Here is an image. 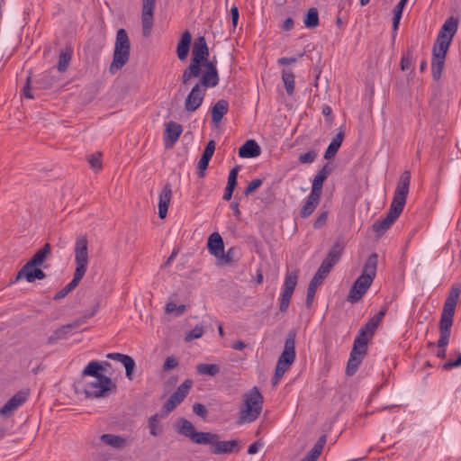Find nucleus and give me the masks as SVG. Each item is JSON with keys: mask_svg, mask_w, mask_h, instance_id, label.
I'll use <instances>...</instances> for the list:
<instances>
[{"mask_svg": "<svg viewBox=\"0 0 461 461\" xmlns=\"http://www.w3.org/2000/svg\"><path fill=\"white\" fill-rule=\"evenodd\" d=\"M209 49L204 37L195 40L192 50L190 65L183 71L181 81L188 85L193 77H199L195 84L206 90L219 84V74L215 60H209Z\"/></svg>", "mask_w": 461, "mask_h": 461, "instance_id": "nucleus-1", "label": "nucleus"}, {"mask_svg": "<svg viewBox=\"0 0 461 461\" xmlns=\"http://www.w3.org/2000/svg\"><path fill=\"white\" fill-rule=\"evenodd\" d=\"M107 366H110L108 362H89L75 383L77 393L83 394L86 398H101L108 396L114 391L115 384L110 377L103 375Z\"/></svg>", "mask_w": 461, "mask_h": 461, "instance_id": "nucleus-2", "label": "nucleus"}, {"mask_svg": "<svg viewBox=\"0 0 461 461\" xmlns=\"http://www.w3.org/2000/svg\"><path fill=\"white\" fill-rule=\"evenodd\" d=\"M411 183L409 171L403 172L397 183L390 209L385 218L378 220L372 225L378 237L382 236L401 215L407 199Z\"/></svg>", "mask_w": 461, "mask_h": 461, "instance_id": "nucleus-3", "label": "nucleus"}, {"mask_svg": "<svg viewBox=\"0 0 461 461\" xmlns=\"http://www.w3.org/2000/svg\"><path fill=\"white\" fill-rule=\"evenodd\" d=\"M458 21L454 17L448 18L440 29L437 41L433 46L431 69L433 78L438 80L441 77L445 59L450 43L457 31Z\"/></svg>", "mask_w": 461, "mask_h": 461, "instance_id": "nucleus-4", "label": "nucleus"}, {"mask_svg": "<svg viewBox=\"0 0 461 461\" xmlns=\"http://www.w3.org/2000/svg\"><path fill=\"white\" fill-rule=\"evenodd\" d=\"M88 246L89 242L86 235H80L76 239L73 249L75 263L73 279L70 281L69 284H68L65 287H63L54 295V300H59L68 295L78 285L80 281L85 276L89 263Z\"/></svg>", "mask_w": 461, "mask_h": 461, "instance_id": "nucleus-5", "label": "nucleus"}, {"mask_svg": "<svg viewBox=\"0 0 461 461\" xmlns=\"http://www.w3.org/2000/svg\"><path fill=\"white\" fill-rule=\"evenodd\" d=\"M460 294L461 286L459 285H454L451 287L443 306L439 322L440 337L438 341V346L442 348V349H440L437 354V356L441 358L446 357L445 347L448 344L455 309L457 304Z\"/></svg>", "mask_w": 461, "mask_h": 461, "instance_id": "nucleus-6", "label": "nucleus"}, {"mask_svg": "<svg viewBox=\"0 0 461 461\" xmlns=\"http://www.w3.org/2000/svg\"><path fill=\"white\" fill-rule=\"evenodd\" d=\"M377 264V254L373 253L366 258L363 266L362 274L355 281L348 293V300L349 302H357L371 286L376 275Z\"/></svg>", "mask_w": 461, "mask_h": 461, "instance_id": "nucleus-7", "label": "nucleus"}, {"mask_svg": "<svg viewBox=\"0 0 461 461\" xmlns=\"http://www.w3.org/2000/svg\"><path fill=\"white\" fill-rule=\"evenodd\" d=\"M264 397L258 387H253L241 396L239 407V423H250L256 420L263 408Z\"/></svg>", "mask_w": 461, "mask_h": 461, "instance_id": "nucleus-8", "label": "nucleus"}, {"mask_svg": "<svg viewBox=\"0 0 461 461\" xmlns=\"http://www.w3.org/2000/svg\"><path fill=\"white\" fill-rule=\"evenodd\" d=\"M131 42L126 31L122 28L116 32L113 60L110 64L109 72L112 75L120 71L129 61Z\"/></svg>", "mask_w": 461, "mask_h": 461, "instance_id": "nucleus-9", "label": "nucleus"}, {"mask_svg": "<svg viewBox=\"0 0 461 461\" xmlns=\"http://www.w3.org/2000/svg\"><path fill=\"white\" fill-rule=\"evenodd\" d=\"M295 360V335L288 334L284 349L277 360L273 384L276 385Z\"/></svg>", "mask_w": 461, "mask_h": 461, "instance_id": "nucleus-10", "label": "nucleus"}, {"mask_svg": "<svg viewBox=\"0 0 461 461\" xmlns=\"http://www.w3.org/2000/svg\"><path fill=\"white\" fill-rule=\"evenodd\" d=\"M299 277V270H288L285 273L282 293L280 295L279 311L285 312L289 307L291 297L297 285Z\"/></svg>", "mask_w": 461, "mask_h": 461, "instance_id": "nucleus-11", "label": "nucleus"}, {"mask_svg": "<svg viewBox=\"0 0 461 461\" xmlns=\"http://www.w3.org/2000/svg\"><path fill=\"white\" fill-rule=\"evenodd\" d=\"M207 247L210 253L217 258L219 264L226 265L232 262V250L230 249L227 253H224L223 240L218 232H213L209 236Z\"/></svg>", "mask_w": 461, "mask_h": 461, "instance_id": "nucleus-12", "label": "nucleus"}, {"mask_svg": "<svg viewBox=\"0 0 461 461\" xmlns=\"http://www.w3.org/2000/svg\"><path fill=\"white\" fill-rule=\"evenodd\" d=\"M193 382L190 379L184 381L176 390V392L165 402L163 410L166 413L172 411L180 402L184 401L192 387Z\"/></svg>", "mask_w": 461, "mask_h": 461, "instance_id": "nucleus-13", "label": "nucleus"}, {"mask_svg": "<svg viewBox=\"0 0 461 461\" xmlns=\"http://www.w3.org/2000/svg\"><path fill=\"white\" fill-rule=\"evenodd\" d=\"M155 1L156 0H142L141 23L144 37H148L151 33Z\"/></svg>", "mask_w": 461, "mask_h": 461, "instance_id": "nucleus-14", "label": "nucleus"}, {"mask_svg": "<svg viewBox=\"0 0 461 461\" xmlns=\"http://www.w3.org/2000/svg\"><path fill=\"white\" fill-rule=\"evenodd\" d=\"M29 393L27 391H20L12 396L0 409V416L3 418L10 417L20 406L27 400Z\"/></svg>", "mask_w": 461, "mask_h": 461, "instance_id": "nucleus-15", "label": "nucleus"}, {"mask_svg": "<svg viewBox=\"0 0 461 461\" xmlns=\"http://www.w3.org/2000/svg\"><path fill=\"white\" fill-rule=\"evenodd\" d=\"M206 90L194 85L185 99V109L193 113L196 111L203 104Z\"/></svg>", "mask_w": 461, "mask_h": 461, "instance_id": "nucleus-16", "label": "nucleus"}, {"mask_svg": "<svg viewBox=\"0 0 461 461\" xmlns=\"http://www.w3.org/2000/svg\"><path fill=\"white\" fill-rule=\"evenodd\" d=\"M45 277V273L40 267H34L29 262H26L17 272L15 281L25 279L27 282L32 283L36 279L42 280Z\"/></svg>", "mask_w": 461, "mask_h": 461, "instance_id": "nucleus-17", "label": "nucleus"}, {"mask_svg": "<svg viewBox=\"0 0 461 461\" xmlns=\"http://www.w3.org/2000/svg\"><path fill=\"white\" fill-rule=\"evenodd\" d=\"M106 357L122 363L125 367L126 377L129 380H132L135 369V361L131 357L122 353H109L106 355Z\"/></svg>", "mask_w": 461, "mask_h": 461, "instance_id": "nucleus-18", "label": "nucleus"}, {"mask_svg": "<svg viewBox=\"0 0 461 461\" xmlns=\"http://www.w3.org/2000/svg\"><path fill=\"white\" fill-rule=\"evenodd\" d=\"M171 196L172 190L170 185H164L158 195V217L160 219H165L167 216Z\"/></svg>", "mask_w": 461, "mask_h": 461, "instance_id": "nucleus-19", "label": "nucleus"}, {"mask_svg": "<svg viewBox=\"0 0 461 461\" xmlns=\"http://www.w3.org/2000/svg\"><path fill=\"white\" fill-rule=\"evenodd\" d=\"M182 126L176 122H169L166 124L165 145L167 148L172 147L182 133Z\"/></svg>", "mask_w": 461, "mask_h": 461, "instance_id": "nucleus-20", "label": "nucleus"}, {"mask_svg": "<svg viewBox=\"0 0 461 461\" xmlns=\"http://www.w3.org/2000/svg\"><path fill=\"white\" fill-rule=\"evenodd\" d=\"M261 154L259 145L254 140H247L239 149V156L243 158H257Z\"/></svg>", "mask_w": 461, "mask_h": 461, "instance_id": "nucleus-21", "label": "nucleus"}, {"mask_svg": "<svg viewBox=\"0 0 461 461\" xmlns=\"http://www.w3.org/2000/svg\"><path fill=\"white\" fill-rule=\"evenodd\" d=\"M100 440L104 445L118 450L125 448L129 444L127 438L114 434H104L100 437Z\"/></svg>", "mask_w": 461, "mask_h": 461, "instance_id": "nucleus-22", "label": "nucleus"}, {"mask_svg": "<svg viewBox=\"0 0 461 461\" xmlns=\"http://www.w3.org/2000/svg\"><path fill=\"white\" fill-rule=\"evenodd\" d=\"M385 314V310H381L376 315L368 321V322L360 330L359 335L367 337L368 339L373 336L375 329L378 327Z\"/></svg>", "mask_w": 461, "mask_h": 461, "instance_id": "nucleus-23", "label": "nucleus"}, {"mask_svg": "<svg viewBox=\"0 0 461 461\" xmlns=\"http://www.w3.org/2000/svg\"><path fill=\"white\" fill-rule=\"evenodd\" d=\"M51 254V246L50 243L36 251L34 255L27 261L34 267H41Z\"/></svg>", "mask_w": 461, "mask_h": 461, "instance_id": "nucleus-24", "label": "nucleus"}, {"mask_svg": "<svg viewBox=\"0 0 461 461\" xmlns=\"http://www.w3.org/2000/svg\"><path fill=\"white\" fill-rule=\"evenodd\" d=\"M191 41H192L191 33L187 31L185 32L182 34V37H181V39L177 44V48H176L177 57L180 60L183 61V60L186 59L189 50H190Z\"/></svg>", "mask_w": 461, "mask_h": 461, "instance_id": "nucleus-25", "label": "nucleus"}, {"mask_svg": "<svg viewBox=\"0 0 461 461\" xmlns=\"http://www.w3.org/2000/svg\"><path fill=\"white\" fill-rule=\"evenodd\" d=\"M237 447V442L234 440L219 441L218 438L214 439L210 450L212 454H227L231 453Z\"/></svg>", "mask_w": 461, "mask_h": 461, "instance_id": "nucleus-26", "label": "nucleus"}, {"mask_svg": "<svg viewBox=\"0 0 461 461\" xmlns=\"http://www.w3.org/2000/svg\"><path fill=\"white\" fill-rule=\"evenodd\" d=\"M229 111V103L226 100H219L212 108V120L214 123H219L223 116Z\"/></svg>", "mask_w": 461, "mask_h": 461, "instance_id": "nucleus-27", "label": "nucleus"}, {"mask_svg": "<svg viewBox=\"0 0 461 461\" xmlns=\"http://www.w3.org/2000/svg\"><path fill=\"white\" fill-rule=\"evenodd\" d=\"M165 314L173 317H180L186 312V306L183 303H176L172 298H169L164 307Z\"/></svg>", "mask_w": 461, "mask_h": 461, "instance_id": "nucleus-28", "label": "nucleus"}, {"mask_svg": "<svg viewBox=\"0 0 461 461\" xmlns=\"http://www.w3.org/2000/svg\"><path fill=\"white\" fill-rule=\"evenodd\" d=\"M330 173V169L328 167V166H324L314 176L313 182H312V192L321 194L322 191V185L325 179L329 176Z\"/></svg>", "mask_w": 461, "mask_h": 461, "instance_id": "nucleus-29", "label": "nucleus"}, {"mask_svg": "<svg viewBox=\"0 0 461 461\" xmlns=\"http://www.w3.org/2000/svg\"><path fill=\"white\" fill-rule=\"evenodd\" d=\"M320 198L321 194L311 192L306 203L301 210L302 217H308L313 212L319 203Z\"/></svg>", "mask_w": 461, "mask_h": 461, "instance_id": "nucleus-30", "label": "nucleus"}, {"mask_svg": "<svg viewBox=\"0 0 461 461\" xmlns=\"http://www.w3.org/2000/svg\"><path fill=\"white\" fill-rule=\"evenodd\" d=\"M343 139H344V133H343V131H339L336 135V137L332 140V141L329 145L328 149H326V152L324 154V158L331 159L336 155L339 147L341 146Z\"/></svg>", "mask_w": 461, "mask_h": 461, "instance_id": "nucleus-31", "label": "nucleus"}, {"mask_svg": "<svg viewBox=\"0 0 461 461\" xmlns=\"http://www.w3.org/2000/svg\"><path fill=\"white\" fill-rule=\"evenodd\" d=\"M326 443V436H321L315 443L310 453L302 461H316L321 454V451Z\"/></svg>", "mask_w": 461, "mask_h": 461, "instance_id": "nucleus-32", "label": "nucleus"}, {"mask_svg": "<svg viewBox=\"0 0 461 461\" xmlns=\"http://www.w3.org/2000/svg\"><path fill=\"white\" fill-rule=\"evenodd\" d=\"M326 443V436H321L315 443L310 453L302 461H316L321 454V451Z\"/></svg>", "mask_w": 461, "mask_h": 461, "instance_id": "nucleus-33", "label": "nucleus"}, {"mask_svg": "<svg viewBox=\"0 0 461 461\" xmlns=\"http://www.w3.org/2000/svg\"><path fill=\"white\" fill-rule=\"evenodd\" d=\"M331 267L330 263L323 260L310 284H314V285L319 286L327 276Z\"/></svg>", "mask_w": 461, "mask_h": 461, "instance_id": "nucleus-34", "label": "nucleus"}, {"mask_svg": "<svg viewBox=\"0 0 461 461\" xmlns=\"http://www.w3.org/2000/svg\"><path fill=\"white\" fill-rule=\"evenodd\" d=\"M219 437L216 434L211 432H196L192 437V441L195 444L210 445L212 446L214 439Z\"/></svg>", "mask_w": 461, "mask_h": 461, "instance_id": "nucleus-35", "label": "nucleus"}, {"mask_svg": "<svg viewBox=\"0 0 461 461\" xmlns=\"http://www.w3.org/2000/svg\"><path fill=\"white\" fill-rule=\"evenodd\" d=\"M368 340L369 339L367 337L358 335L354 341V346L351 353L353 355L355 354L360 357H364V355L366 352V344Z\"/></svg>", "mask_w": 461, "mask_h": 461, "instance_id": "nucleus-36", "label": "nucleus"}, {"mask_svg": "<svg viewBox=\"0 0 461 461\" xmlns=\"http://www.w3.org/2000/svg\"><path fill=\"white\" fill-rule=\"evenodd\" d=\"M343 249L344 244L342 242H337L328 253L324 261H328V263H330V266L333 267L334 264L339 260Z\"/></svg>", "mask_w": 461, "mask_h": 461, "instance_id": "nucleus-37", "label": "nucleus"}, {"mask_svg": "<svg viewBox=\"0 0 461 461\" xmlns=\"http://www.w3.org/2000/svg\"><path fill=\"white\" fill-rule=\"evenodd\" d=\"M177 430L180 434L192 439L193 435L195 433L194 425L185 419H180L177 423Z\"/></svg>", "mask_w": 461, "mask_h": 461, "instance_id": "nucleus-38", "label": "nucleus"}, {"mask_svg": "<svg viewBox=\"0 0 461 461\" xmlns=\"http://www.w3.org/2000/svg\"><path fill=\"white\" fill-rule=\"evenodd\" d=\"M71 58L72 50L70 48H67L60 51L58 63L59 71L64 72L68 68Z\"/></svg>", "mask_w": 461, "mask_h": 461, "instance_id": "nucleus-39", "label": "nucleus"}, {"mask_svg": "<svg viewBox=\"0 0 461 461\" xmlns=\"http://www.w3.org/2000/svg\"><path fill=\"white\" fill-rule=\"evenodd\" d=\"M77 325L76 324H68L64 325L58 330H56L53 334L49 338V342H54L58 339H65L68 334Z\"/></svg>", "mask_w": 461, "mask_h": 461, "instance_id": "nucleus-40", "label": "nucleus"}, {"mask_svg": "<svg viewBox=\"0 0 461 461\" xmlns=\"http://www.w3.org/2000/svg\"><path fill=\"white\" fill-rule=\"evenodd\" d=\"M282 80L288 95H293L294 90V75L290 69H284L282 72Z\"/></svg>", "mask_w": 461, "mask_h": 461, "instance_id": "nucleus-41", "label": "nucleus"}, {"mask_svg": "<svg viewBox=\"0 0 461 461\" xmlns=\"http://www.w3.org/2000/svg\"><path fill=\"white\" fill-rule=\"evenodd\" d=\"M196 371L200 375L214 376L220 372V366L217 364H199Z\"/></svg>", "mask_w": 461, "mask_h": 461, "instance_id": "nucleus-42", "label": "nucleus"}, {"mask_svg": "<svg viewBox=\"0 0 461 461\" xmlns=\"http://www.w3.org/2000/svg\"><path fill=\"white\" fill-rule=\"evenodd\" d=\"M362 358H363V357H360V356H357L355 354L353 355L352 353L350 354V357L348 362L347 369H346V373L348 375H352L356 373L359 365L362 362Z\"/></svg>", "mask_w": 461, "mask_h": 461, "instance_id": "nucleus-43", "label": "nucleus"}, {"mask_svg": "<svg viewBox=\"0 0 461 461\" xmlns=\"http://www.w3.org/2000/svg\"><path fill=\"white\" fill-rule=\"evenodd\" d=\"M319 24L318 11L315 8L309 9L304 19V25L308 28H315Z\"/></svg>", "mask_w": 461, "mask_h": 461, "instance_id": "nucleus-44", "label": "nucleus"}, {"mask_svg": "<svg viewBox=\"0 0 461 461\" xmlns=\"http://www.w3.org/2000/svg\"><path fill=\"white\" fill-rule=\"evenodd\" d=\"M149 433L156 437L158 436L161 433V426L159 423V419L158 415H153L149 419L148 421Z\"/></svg>", "mask_w": 461, "mask_h": 461, "instance_id": "nucleus-45", "label": "nucleus"}, {"mask_svg": "<svg viewBox=\"0 0 461 461\" xmlns=\"http://www.w3.org/2000/svg\"><path fill=\"white\" fill-rule=\"evenodd\" d=\"M87 161L94 170H100L102 168V153L96 152L88 156Z\"/></svg>", "mask_w": 461, "mask_h": 461, "instance_id": "nucleus-46", "label": "nucleus"}, {"mask_svg": "<svg viewBox=\"0 0 461 461\" xmlns=\"http://www.w3.org/2000/svg\"><path fill=\"white\" fill-rule=\"evenodd\" d=\"M204 333V329L202 326H195L192 330L186 333L185 340L190 342L194 339H200Z\"/></svg>", "mask_w": 461, "mask_h": 461, "instance_id": "nucleus-47", "label": "nucleus"}, {"mask_svg": "<svg viewBox=\"0 0 461 461\" xmlns=\"http://www.w3.org/2000/svg\"><path fill=\"white\" fill-rule=\"evenodd\" d=\"M179 364V360L175 356H169L165 359V362L162 366V369L164 372H168L174 368H176Z\"/></svg>", "mask_w": 461, "mask_h": 461, "instance_id": "nucleus-48", "label": "nucleus"}, {"mask_svg": "<svg viewBox=\"0 0 461 461\" xmlns=\"http://www.w3.org/2000/svg\"><path fill=\"white\" fill-rule=\"evenodd\" d=\"M402 9H403V7L402 5H400L399 4H397V5L395 6V8L393 10V31H396L398 29L400 20L402 17Z\"/></svg>", "mask_w": 461, "mask_h": 461, "instance_id": "nucleus-49", "label": "nucleus"}, {"mask_svg": "<svg viewBox=\"0 0 461 461\" xmlns=\"http://www.w3.org/2000/svg\"><path fill=\"white\" fill-rule=\"evenodd\" d=\"M317 154L315 151H309L299 156V161L302 164H311L314 161Z\"/></svg>", "mask_w": 461, "mask_h": 461, "instance_id": "nucleus-50", "label": "nucleus"}, {"mask_svg": "<svg viewBox=\"0 0 461 461\" xmlns=\"http://www.w3.org/2000/svg\"><path fill=\"white\" fill-rule=\"evenodd\" d=\"M239 172V167H233L229 174L227 186L235 188L237 185V176Z\"/></svg>", "mask_w": 461, "mask_h": 461, "instance_id": "nucleus-51", "label": "nucleus"}, {"mask_svg": "<svg viewBox=\"0 0 461 461\" xmlns=\"http://www.w3.org/2000/svg\"><path fill=\"white\" fill-rule=\"evenodd\" d=\"M318 286L314 285V284H309L307 297H306V305L307 307H311L313 298L316 293Z\"/></svg>", "mask_w": 461, "mask_h": 461, "instance_id": "nucleus-52", "label": "nucleus"}, {"mask_svg": "<svg viewBox=\"0 0 461 461\" xmlns=\"http://www.w3.org/2000/svg\"><path fill=\"white\" fill-rule=\"evenodd\" d=\"M209 161L210 158L203 156H202V158H200L198 162V175L200 177L204 176V171L208 167Z\"/></svg>", "mask_w": 461, "mask_h": 461, "instance_id": "nucleus-53", "label": "nucleus"}, {"mask_svg": "<svg viewBox=\"0 0 461 461\" xmlns=\"http://www.w3.org/2000/svg\"><path fill=\"white\" fill-rule=\"evenodd\" d=\"M261 185H262V180L261 179H254V180H252L251 182L249 183L248 186L246 187L245 192H244L245 194L249 195L253 191L258 189Z\"/></svg>", "mask_w": 461, "mask_h": 461, "instance_id": "nucleus-54", "label": "nucleus"}, {"mask_svg": "<svg viewBox=\"0 0 461 461\" xmlns=\"http://www.w3.org/2000/svg\"><path fill=\"white\" fill-rule=\"evenodd\" d=\"M412 64V58L411 54L403 56L401 59V69L402 71L409 69Z\"/></svg>", "mask_w": 461, "mask_h": 461, "instance_id": "nucleus-55", "label": "nucleus"}, {"mask_svg": "<svg viewBox=\"0 0 461 461\" xmlns=\"http://www.w3.org/2000/svg\"><path fill=\"white\" fill-rule=\"evenodd\" d=\"M193 411L196 415H198L202 418H204L207 414L206 408L201 403H194L193 405Z\"/></svg>", "mask_w": 461, "mask_h": 461, "instance_id": "nucleus-56", "label": "nucleus"}, {"mask_svg": "<svg viewBox=\"0 0 461 461\" xmlns=\"http://www.w3.org/2000/svg\"><path fill=\"white\" fill-rule=\"evenodd\" d=\"M214 150H215V142L213 140H210L203 151V156L209 158L211 159L214 153Z\"/></svg>", "mask_w": 461, "mask_h": 461, "instance_id": "nucleus-57", "label": "nucleus"}, {"mask_svg": "<svg viewBox=\"0 0 461 461\" xmlns=\"http://www.w3.org/2000/svg\"><path fill=\"white\" fill-rule=\"evenodd\" d=\"M461 366V354L458 355V357L455 361H448L443 365V369L448 370L454 367H457Z\"/></svg>", "mask_w": 461, "mask_h": 461, "instance_id": "nucleus-58", "label": "nucleus"}, {"mask_svg": "<svg viewBox=\"0 0 461 461\" xmlns=\"http://www.w3.org/2000/svg\"><path fill=\"white\" fill-rule=\"evenodd\" d=\"M230 14H231V23L232 26L235 28L238 24L239 20V10L237 6H232L230 9Z\"/></svg>", "mask_w": 461, "mask_h": 461, "instance_id": "nucleus-59", "label": "nucleus"}, {"mask_svg": "<svg viewBox=\"0 0 461 461\" xmlns=\"http://www.w3.org/2000/svg\"><path fill=\"white\" fill-rule=\"evenodd\" d=\"M327 220V213L326 212H323L321 213L317 219L316 221H314V227L315 228H320L321 226H322L324 224V222L326 221Z\"/></svg>", "mask_w": 461, "mask_h": 461, "instance_id": "nucleus-60", "label": "nucleus"}, {"mask_svg": "<svg viewBox=\"0 0 461 461\" xmlns=\"http://www.w3.org/2000/svg\"><path fill=\"white\" fill-rule=\"evenodd\" d=\"M296 62V58H281L277 60L279 65H289Z\"/></svg>", "mask_w": 461, "mask_h": 461, "instance_id": "nucleus-61", "label": "nucleus"}, {"mask_svg": "<svg viewBox=\"0 0 461 461\" xmlns=\"http://www.w3.org/2000/svg\"><path fill=\"white\" fill-rule=\"evenodd\" d=\"M259 447H260V444H259V443H258V442L253 443L252 445H250V446L249 447L248 453H249V455H254V454H256V453L258 452V450Z\"/></svg>", "mask_w": 461, "mask_h": 461, "instance_id": "nucleus-62", "label": "nucleus"}, {"mask_svg": "<svg viewBox=\"0 0 461 461\" xmlns=\"http://www.w3.org/2000/svg\"><path fill=\"white\" fill-rule=\"evenodd\" d=\"M234 189L235 188L226 186L225 193L223 194V199L229 201L232 196Z\"/></svg>", "mask_w": 461, "mask_h": 461, "instance_id": "nucleus-63", "label": "nucleus"}, {"mask_svg": "<svg viewBox=\"0 0 461 461\" xmlns=\"http://www.w3.org/2000/svg\"><path fill=\"white\" fill-rule=\"evenodd\" d=\"M294 26V21L291 18H287L283 23V29L285 31H289Z\"/></svg>", "mask_w": 461, "mask_h": 461, "instance_id": "nucleus-64", "label": "nucleus"}]
</instances>
